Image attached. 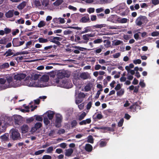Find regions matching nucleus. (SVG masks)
<instances>
[{
	"label": "nucleus",
	"instance_id": "f257e3e1",
	"mask_svg": "<svg viewBox=\"0 0 159 159\" xmlns=\"http://www.w3.org/2000/svg\"><path fill=\"white\" fill-rule=\"evenodd\" d=\"M7 80L8 83V84L7 85L5 84L4 85L0 86V90H2L5 89L7 88L14 87H15L16 86L17 80L14 81L13 78L11 76H10L7 78Z\"/></svg>",
	"mask_w": 159,
	"mask_h": 159
},
{
	"label": "nucleus",
	"instance_id": "f03ea898",
	"mask_svg": "<svg viewBox=\"0 0 159 159\" xmlns=\"http://www.w3.org/2000/svg\"><path fill=\"white\" fill-rule=\"evenodd\" d=\"M70 74L66 70L61 71L57 73V79L55 80V82L56 83H59L60 80H62L63 78L64 77L68 78L70 76Z\"/></svg>",
	"mask_w": 159,
	"mask_h": 159
},
{
	"label": "nucleus",
	"instance_id": "7ed1b4c3",
	"mask_svg": "<svg viewBox=\"0 0 159 159\" xmlns=\"http://www.w3.org/2000/svg\"><path fill=\"white\" fill-rule=\"evenodd\" d=\"M57 84L58 86L67 89L71 88L72 85L71 81L66 79L60 80L59 83Z\"/></svg>",
	"mask_w": 159,
	"mask_h": 159
},
{
	"label": "nucleus",
	"instance_id": "20e7f679",
	"mask_svg": "<svg viewBox=\"0 0 159 159\" xmlns=\"http://www.w3.org/2000/svg\"><path fill=\"white\" fill-rule=\"evenodd\" d=\"M148 21L146 16H141L137 18L135 21V23L137 25L141 27L143 23L146 24Z\"/></svg>",
	"mask_w": 159,
	"mask_h": 159
},
{
	"label": "nucleus",
	"instance_id": "39448f33",
	"mask_svg": "<svg viewBox=\"0 0 159 159\" xmlns=\"http://www.w3.org/2000/svg\"><path fill=\"white\" fill-rule=\"evenodd\" d=\"M56 118L55 126L57 128H59L61 126L62 117L60 114H57L56 115Z\"/></svg>",
	"mask_w": 159,
	"mask_h": 159
},
{
	"label": "nucleus",
	"instance_id": "423d86ee",
	"mask_svg": "<svg viewBox=\"0 0 159 159\" xmlns=\"http://www.w3.org/2000/svg\"><path fill=\"white\" fill-rule=\"evenodd\" d=\"M12 42L13 46L14 47L21 46L23 45L25 43L24 41H20L18 38L13 39Z\"/></svg>",
	"mask_w": 159,
	"mask_h": 159
},
{
	"label": "nucleus",
	"instance_id": "0eeeda50",
	"mask_svg": "<svg viewBox=\"0 0 159 159\" xmlns=\"http://www.w3.org/2000/svg\"><path fill=\"white\" fill-rule=\"evenodd\" d=\"M11 138L13 140H17L21 139L20 135L18 130L13 131L11 133Z\"/></svg>",
	"mask_w": 159,
	"mask_h": 159
},
{
	"label": "nucleus",
	"instance_id": "6e6552de",
	"mask_svg": "<svg viewBox=\"0 0 159 159\" xmlns=\"http://www.w3.org/2000/svg\"><path fill=\"white\" fill-rule=\"evenodd\" d=\"M94 36L93 34H86L83 35L82 38L84 41L83 40V43H87L89 40V37H93Z\"/></svg>",
	"mask_w": 159,
	"mask_h": 159
},
{
	"label": "nucleus",
	"instance_id": "1a4fd4ad",
	"mask_svg": "<svg viewBox=\"0 0 159 159\" xmlns=\"http://www.w3.org/2000/svg\"><path fill=\"white\" fill-rule=\"evenodd\" d=\"M14 122L15 125H19L22 123V117L19 115L15 116L14 117Z\"/></svg>",
	"mask_w": 159,
	"mask_h": 159
},
{
	"label": "nucleus",
	"instance_id": "9d476101",
	"mask_svg": "<svg viewBox=\"0 0 159 159\" xmlns=\"http://www.w3.org/2000/svg\"><path fill=\"white\" fill-rule=\"evenodd\" d=\"M120 18L118 16L116 15H111L108 18L109 20L111 22L116 23L117 22H119Z\"/></svg>",
	"mask_w": 159,
	"mask_h": 159
},
{
	"label": "nucleus",
	"instance_id": "9b49d317",
	"mask_svg": "<svg viewBox=\"0 0 159 159\" xmlns=\"http://www.w3.org/2000/svg\"><path fill=\"white\" fill-rule=\"evenodd\" d=\"M73 48L76 49L75 50H73L72 51L75 54H79L80 53V51H83L84 50H87V48L83 47H81L80 46H75L73 47Z\"/></svg>",
	"mask_w": 159,
	"mask_h": 159
},
{
	"label": "nucleus",
	"instance_id": "f8f14e48",
	"mask_svg": "<svg viewBox=\"0 0 159 159\" xmlns=\"http://www.w3.org/2000/svg\"><path fill=\"white\" fill-rule=\"evenodd\" d=\"M26 76L25 74L21 73L16 75H14V78L15 80H21L24 79Z\"/></svg>",
	"mask_w": 159,
	"mask_h": 159
},
{
	"label": "nucleus",
	"instance_id": "ddd939ff",
	"mask_svg": "<svg viewBox=\"0 0 159 159\" xmlns=\"http://www.w3.org/2000/svg\"><path fill=\"white\" fill-rule=\"evenodd\" d=\"M90 21V19L88 15L87 16L83 17L80 20V22L81 23H85Z\"/></svg>",
	"mask_w": 159,
	"mask_h": 159
},
{
	"label": "nucleus",
	"instance_id": "4468645a",
	"mask_svg": "<svg viewBox=\"0 0 159 159\" xmlns=\"http://www.w3.org/2000/svg\"><path fill=\"white\" fill-rule=\"evenodd\" d=\"M74 41L76 44L83 43V40H81L80 36L78 35H75Z\"/></svg>",
	"mask_w": 159,
	"mask_h": 159
},
{
	"label": "nucleus",
	"instance_id": "2eb2a0df",
	"mask_svg": "<svg viewBox=\"0 0 159 159\" xmlns=\"http://www.w3.org/2000/svg\"><path fill=\"white\" fill-rule=\"evenodd\" d=\"M14 10H9L5 14V16L7 18H10L13 16L14 15Z\"/></svg>",
	"mask_w": 159,
	"mask_h": 159
},
{
	"label": "nucleus",
	"instance_id": "dca6fc26",
	"mask_svg": "<svg viewBox=\"0 0 159 159\" xmlns=\"http://www.w3.org/2000/svg\"><path fill=\"white\" fill-rule=\"evenodd\" d=\"M29 127L28 126L26 125H23L21 127V130L22 131V133L23 134H25L28 131Z\"/></svg>",
	"mask_w": 159,
	"mask_h": 159
},
{
	"label": "nucleus",
	"instance_id": "f3484780",
	"mask_svg": "<svg viewBox=\"0 0 159 159\" xmlns=\"http://www.w3.org/2000/svg\"><path fill=\"white\" fill-rule=\"evenodd\" d=\"M84 30L81 32L80 34H81L84 33H87L89 32H91L93 30L90 26H87L84 29Z\"/></svg>",
	"mask_w": 159,
	"mask_h": 159
},
{
	"label": "nucleus",
	"instance_id": "a211bd4d",
	"mask_svg": "<svg viewBox=\"0 0 159 159\" xmlns=\"http://www.w3.org/2000/svg\"><path fill=\"white\" fill-rule=\"evenodd\" d=\"M89 76V75L88 73L85 72L82 73L80 75V77L83 80L88 79Z\"/></svg>",
	"mask_w": 159,
	"mask_h": 159
},
{
	"label": "nucleus",
	"instance_id": "6ab92c4d",
	"mask_svg": "<svg viewBox=\"0 0 159 159\" xmlns=\"http://www.w3.org/2000/svg\"><path fill=\"white\" fill-rule=\"evenodd\" d=\"M85 149L88 152H91L93 149L92 146L89 144H86L85 145Z\"/></svg>",
	"mask_w": 159,
	"mask_h": 159
},
{
	"label": "nucleus",
	"instance_id": "aec40b11",
	"mask_svg": "<svg viewBox=\"0 0 159 159\" xmlns=\"http://www.w3.org/2000/svg\"><path fill=\"white\" fill-rule=\"evenodd\" d=\"M9 64L8 62H5L0 65V69L1 70L7 69L9 67Z\"/></svg>",
	"mask_w": 159,
	"mask_h": 159
},
{
	"label": "nucleus",
	"instance_id": "412c9836",
	"mask_svg": "<svg viewBox=\"0 0 159 159\" xmlns=\"http://www.w3.org/2000/svg\"><path fill=\"white\" fill-rule=\"evenodd\" d=\"M12 50L11 49H9L3 54V56H5L6 57H8L11 56L13 54L12 52Z\"/></svg>",
	"mask_w": 159,
	"mask_h": 159
},
{
	"label": "nucleus",
	"instance_id": "4be33fe9",
	"mask_svg": "<svg viewBox=\"0 0 159 159\" xmlns=\"http://www.w3.org/2000/svg\"><path fill=\"white\" fill-rule=\"evenodd\" d=\"M73 152V150L72 149L70 148L68 149H66L65 152V155L67 156H70L71 155Z\"/></svg>",
	"mask_w": 159,
	"mask_h": 159
},
{
	"label": "nucleus",
	"instance_id": "5701e85b",
	"mask_svg": "<svg viewBox=\"0 0 159 159\" xmlns=\"http://www.w3.org/2000/svg\"><path fill=\"white\" fill-rule=\"evenodd\" d=\"M26 5V3L25 2H23L17 6V8L19 10L23 9Z\"/></svg>",
	"mask_w": 159,
	"mask_h": 159
},
{
	"label": "nucleus",
	"instance_id": "b1692460",
	"mask_svg": "<svg viewBox=\"0 0 159 159\" xmlns=\"http://www.w3.org/2000/svg\"><path fill=\"white\" fill-rule=\"evenodd\" d=\"M54 113L51 111L48 112V117L50 120H52L53 117Z\"/></svg>",
	"mask_w": 159,
	"mask_h": 159
},
{
	"label": "nucleus",
	"instance_id": "393cba45",
	"mask_svg": "<svg viewBox=\"0 0 159 159\" xmlns=\"http://www.w3.org/2000/svg\"><path fill=\"white\" fill-rule=\"evenodd\" d=\"M8 134L5 133L1 136V138L4 141H6L8 139Z\"/></svg>",
	"mask_w": 159,
	"mask_h": 159
},
{
	"label": "nucleus",
	"instance_id": "a878e982",
	"mask_svg": "<svg viewBox=\"0 0 159 159\" xmlns=\"http://www.w3.org/2000/svg\"><path fill=\"white\" fill-rule=\"evenodd\" d=\"M53 47L52 45H50L48 46L45 47L43 49L41 50L42 51V52L43 53H47L46 52H43L44 51H49V49H51Z\"/></svg>",
	"mask_w": 159,
	"mask_h": 159
},
{
	"label": "nucleus",
	"instance_id": "bb28decb",
	"mask_svg": "<svg viewBox=\"0 0 159 159\" xmlns=\"http://www.w3.org/2000/svg\"><path fill=\"white\" fill-rule=\"evenodd\" d=\"M38 40L39 41V42L40 43H47L48 42V40L47 39H44L43 38H39Z\"/></svg>",
	"mask_w": 159,
	"mask_h": 159
},
{
	"label": "nucleus",
	"instance_id": "cd10ccee",
	"mask_svg": "<svg viewBox=\"0 0 159 159\" xmlns=\"http://www.w3.org/2000/svg\"><path fill=\"white\" fill-rule=\"evenodd\" d=\"M63 2V0H57L53 3V4L56 6H59Z\"/></svg>",
	"mask_w": 159,
	"mask_h": 159
},
{
	"label": "nucleus",
	"instance_id": "c85d7f7f",
	"mask_svg": "<svg viewBox=\"0 0 159 159\" xmlns=\"http://www.w3.org/2000/svg\"><path fill=\"white\" fill-rule=\"evenodd\" d=\"M28 54V52L27 51H23L20 52H17L16 53L13 54V57L18 56L19 55H24L27 54Z\"/></svg>",
	"mask_w": 159,
	"mask_h": 159
},
{
	"label": "nucleus",
	"instance_id": "c756f323",
	"mask_svg": "<svg viewBox=\"0 0 159 159\" xmlns=\"http://www.w3.org/2000/svg\"><path fill=\"white\" fill-rule=\"evenodd\" d=\"M42 126V124L40 122H38L35 124L34 126V128L35 129V130H36L40 128Z\"/></svg>",
	"mask_w": 159,
	"mask_h": 159
},
{
	"label": "nucleus",
	"instance_id": "7c9ffc66",
	"mask_svg": "<svg viewBox=\"0 0 159 159\" xmlns=\"http://www.w3.org/2000/svg\"><path fill=\"white\" fill-rule=\"evenodd\" d=\"M124 92L125 91L124 89H121L120 90L117 92V95L118 96H121L124 94Z\"/></svg>",
	"mask_w": 159,
	"mask_h": 159
},
{
	"label": "nucleus",
	"instance_id": "2f4dec72",
	"mask_svg": "<svg viewBox=\"0 0 159 159\" xmlns=\"http://www.w3.org/2000/svg\"><path fill=\"white\" fill-rule=\"evenodd\" d=\"M49 77L47 76H44L42 77L41 80L44 82H46L48 81Z\"/></svg>",
	"mask_w": 159,
	"mask_h": 159
},
{
	"label": "nucleus",
	"instance_id": "473e14b6",
	"mask_svg": "<svg viewBox=\"0 0 159 159\" xmlns=\"http://www.w3.org/2000/svg\"><path fill=\"white\" fill-rule=\"evenodd\" d=\"M77 122L76 120H73L71 122V127L72 128H74L77 126Z\"/></svg>",
	"mask_w": 159,
	"mask_h": 159
},
{
	"label": "nucleus",
	"instance_id": "72a5a7b5",
	"mask_svg": "<svg viewBox=\"0 0 159 159\" xmlns=\"http://www.w3.org/2000/svg\"><path fill=\"white\" fill-rule=\"evenodd\" d=\"M94 140L93 136L92 135H89L88 137L87 142L93 143Z\"/></svg>",
	"mask_w": 159,
	"mask_h": 159
},
{
	"label": "nucleus",
	"instance_id": "f704fd0d",
	"mask_svg": "<svg viewBox=\"0 0 159 159\" xmlns=\"http://www.w3.org/2000/svg\"><path fill=\"white\" fill-rule=\"evenodd\" d=\"M138 104L137 102L134 103L129 108L131 109L134 110L133 111H136V106H138Z\"/></svg>",
	"mask_w": 159,
	"mask_h": 159
},
{
	"label": "nucleus",
	"instance_id": "c9c22d12",
	"mask_svg": "<svg viewBox=\"0 0 159 159\" xmlns=\"http://www.w3.org/2000/svg\"><path fill=\"white\" fill-rule=\"evenodd\" d=\"M86 114L84 112H83L79 117L78 119L79 120H81L84 118V117L86 116Z\"/></svg>",
	"mask_w": 159,
	"mask_h": 159
},
{
	"label": "nucleus",
	"instance_id": "e433bc0d",
	"mask_svg": "<svg viewBox=\"0 0 159 159\" xmlns=\"http://www.w3.org/2000/svg\"><path fill=\"white\" fill-rule=\"evenodd\" d=\"M85 97V95L83 93L80 92L78 95V98L79 99H82L84 98Z\"/></svg>",
	"mask_w": 159,
	"mask_h": 159
},
{
	"label": "nucleus",
	"instance_id": "4c0bfd02",
	"mask_svg": "<svg viewBox=\"0 0 159 159\" xmlns=\"http://www.w3.org/2000/svg\"><path fill=\"white\" fill-rule=\"evenodd\" d=\"M45 25V23L44 21H40L38 24V26L39 28H41Z\"/></svg>",
	"mask_w": 159,
	"mask_h": 159
},
{
	"label": "nucleus",
	"instance_id": "58836bf2",
	"mask_svg": "<svg viewBox=\"0 0 159 159\" xmlns=\"http://www.w3.org/2000/svg\"><path fill=\"white\" fill-rule=\"evenodd\" d=\"M36 117L35 120L37 121H42L43 120V118L41 116L39 115H35L34 116Z\"/></svg>",
	"mask_w": 159,
	"mask_h": 159
},
{
	"label": "nucleus",
	"instance_id": "ea45409f",
	"mask_svg": "<svg viewBox=\"0 0 159 159\" xmlns=\"http://www.w3.org/2000/svg\"><path fill=\"white\" fill-rule=\"evenodd\" d=\"M49 0H43L42 2V4L45 7H47L49 4Z\"/></svg>",
	"mask_w": 159,
	"mask_h": 159
},
{
	"label": "nucleus",
	"instance_id": "a19ab883",
	"mask_svg": "<svg viewBox=\"0 0 159 159\" xmlns=\"http://www.w3.org/2000/svg\"><path fill=\"white\" fill-rule=\"evenodd\" d=\"M124 120L123 118H121L120 119L118 123V126L119 127H121L124 122Z\"/></svg>",
	"mask_w": 159,
	"mask_h": 159
},
{
	"label": "nucleus",
	"instance_id": "79ce46f5",
	"mask_svg": "<svg viewBox=\"0 0 159 159\" xmlns=\"http://www.w3.org/2000/svg\"><path fill=\"white\" fill-rule=\"evenodd\" d=\"M43 122L45 125H47L50 123V121L47 117H44L43 118Z\"/></svg>",
	"mask_w": 159,
	"mask_h": 159
},
{
	"label": "nucleus",
	"instance_id": "37998d69",
	"mask_svg": "<svg viewBox=\"0 0 159 159\" xmlns=\"http://www.w3.org/2000/svg\"><path fill=\"white\" fill-rule=\"evenodd\" d=\"M44 151V150H39L35 152L34 153V154L36 155H39L43 153Z\"/></svg>",
	"mask_w": 159,
	"mask_h": 159
},
{
	"label": "nucleus",
	"instance_id": "c03bdc74",
	"mask_svg": "<svg viewBox=\"0 0 159 159\" xmlns=\"http://www.w3.org/2000/svg\"><path fill=\"white\" fill-rule=\"evenodd\" d=\"M104 130H107L110 131H114L115 130L114 128H111L108 127H104Z\"/></svg>",
	"mask_w": 159,
	"mask_h": 159
},
{
	"label": "nucleus",
	"instance_id": "a18cd8bd",
	"mask_svg": "<svg viewBox=\"0 0 159 159\" xmlns=\"http://www.w3.org/2000/svg\"><path fill=\"white\" fill-rule=\"evenodd\" d=\"M34 120V118L33 117L29 118L26 120V122L27 123H30Z\"/></svg>",
	"mask_w": 159,
	"mask_h": 159
},
{
	"label": "nucleus",
	"instance_id": "49530a36",
	"mask_svg": "<svg viewBox=\"0 0 159 159\" xmlns=\"http://www.w3.org/2000/svg\"><path fill=\"white\" fill-rule=\"evenodd\" d=\"M151 35L152 36H157L159 35V32L157 31H154L151 33Z\"/></svg>",
	"mask_w": 159,
	"mask_h": 159
},
{
	"label": "nucleus",
	"instance_id": "de8ad7c7",
	"mask_svg": "<svg viewBox=\"0 0 159 159\" xmlns=\"http://www.w3.org/2000/svg\"><path fill=\"white\" fill-rule=\"evenodd\" d=\"M4 30L5 33L6 34H8L9 33H10L11 31V29L9 28H6L4 29Z\"/></svg>",
	"mask_w": 159,
	"mask_h": 159
},
{
	"label": "nucleus",
	"instance_id": "09e8293b",
	"mask_svg": "<svg viewBox=\"0 0 159 159\" xmlns=\"http://www.w3.org/2000/svg\"><path fill=\"white\" fill-rule=\"evenodd\" d=\"M40 76L39 74H35L33 76V78L34 80H37Z\"/></svg>",
	"mask_w": 159,
	"mask_h": 159
},
{
	"label": "nucleus",
	"instance_id": "8fccbe9b",
	"mask_svg": "<svg viewBox=\"0 0 159 159\" xmlns=\"http://www.w3.org/2000/svg\"><path fill=\"white\" fill-rule=\"evenodd\" d=\"M106 145V143L105 141H101L99 143V145L101 147H104Z\"/></svg>",
	"mask_w": 159,
	"mask_h": 159
},
{
	"label": "nucleus",
	"instance_id": "3c124183",
	"mask_svg": "<svg viewBox=\"0 0 159 159\" xmlns=\"http://www.w3.org/2000/svg\"><path fill=\"white\" fill-rule=\"evenodd\" d=\"M102 42V39H98L94 40L93 42L94 43H99Z\"/></svg>",
	"mask_w": 159,
	"mask_h": 159
},
{
	"label": "nucleus",
	"instance_id": "603ef678",
	"mask_svg": "<svg viewBox=\"0 0 159 159\" xmlns=\"http://www.w3.org/2000/svg\"><path fill=\"white\" fill-rule=\"evenodd\" d=\"M127 19L125 18H123L121 19L120 20V21L119 22L121 23H124L127 22Z\"/></svg>",
	"mask_w": 159,
	"mask_h": 159
},
{
	"label": "nucleus",
	"instance_id": "864d4df0",
	"mask_svg": "<svg viewBox=\"0 0 159 159\" xmlns=\"http://www.w3.org/2000/svg\"><path fill=\"white\" fill-rule=\"evenodd\" d=\"M53 151V147L52 146L49 147L47 150V153H51Z\"/></svg>",
	"mask_w": 159,
	"mask_h": 159
},
{
	"label": "nucleus",
	"instance_id": "5fc2aeb1",
	"mask_svg": "<svg viewBox=\"0 0 159 159\" xmlns=\"http://www.w3.org/2000/svg\"><path fill=\"white\" fill-rule=\"evenodd\" d=\"M122 43V41L119 40H117L114 43V45L115 46L118 45Z\"/></svg>",
	"mask_w": 159,
	"mask_h": 159
},
{
	"label": "nucleus",
	"instance_id": "6e6d98bb",
	"mask_svg": "<svg viewBox=\"0 0 159 159\" xmlns=\"http://www.w3.org/2000/svg\"><path fill=\"white\" fill-rule=\"evenodd\" d=\"M152 3L154 5H156L159 4V0H152Z\"/></svg>",
	"mask_w": 159,
	"mask_h": 159
},
{
	"label": "nucleus",
	"instance_id": "4d7b16f0",
	"mask_svg": "<svg viewBox=\"0 0 159 159\" xmlns=\"http://www.w3.org/2000/svg\"><path fill=\"white\" fill-rule=\"evenodd\" d=\"M104 25L103 24H97L96 25L93 26V27L95 28H101L105 26H104Z\"/></svg>",
	"mask_w": 159,
	"mask_h": 159
},
{
	"label": "nucleus",
	"instance_id": "13d9d810",
	"mask_svg": "<svg viewBox=\"0 0 159 159\" xmlns=\"http://www.w3.org/2000/svg\"><path fill=\"white\" fill-rule=\"evenodd\" d=\"M92 102L91 101L89 102L87 105L86 108L87 110H89L90 109L92 105Z\"/></svg>",
	"mask_w": 159,
	"mask_h": 159
},
{
	"label": "nucleus",
	"instance_id": "bf43d9fd",
	"mask_svg": "<svg viewBox=\"0 0 159 159\" xmlns=\"http://www.w3.org/2000/svg\"><path fill=\"white\" fill-rule=\"evenodd\" d=\"M72 33V31H71L70 30H65L64 31L63 33H64V35H68V34H71Z\"/></svg>",
	"mask_w": 159,
	"mask_h": 159
},
{
	"label": "nucleus",
	"instance_id": "052dcab7",
	"mask_svg": "<svg viewBox=\"0 0 159 159\" xmlns=\"http://www.w3.org/2000/svg\"><path fill=\"white\" fill-rule=\"evenodd\" d=\"M94 11L95 9L93 8H89L87 10L88 12L89 13H93L94 12Z\"/></svg>",
	"mask_w": 159,
	"mask_h": 159
},
{
	"label": "nucleus",
	"instance_id": "680f3d73",
	"mask_svg": "<svg viewBox=\"0 0 159 159\" xmlns=\"http://www.w3.org/2000/svg\"><path fill=\"white\" fill-rule=\"evenodd\" d=\"M120 55V52L116 53L113 55V57L115 58H118Z\"/></svg>",
	"mask_w": 159,
	"mask_h": 159
},
{
	"label": "nucleus",
	"instance_id": "e2e57ef3",
	"mask_svg": "<svg viewBox=\"0 0 159 159\" xmlns=\"http://www.w3.org/2000/svg\"><path fill=\"white\" fill-rule=\"evenodd\" d=\"M52 157L51 156L49 155H44L42 159H51Z\"/></svg>",
	"mask_w": 159,
	"mask_h": 159
},
{
	"label": "nucleus",
	"instance_id": "0e129e2a",
	"mask_svg": "<svg viewBox=\"0 0 159 159\" xmlns=\"http://www.w3.org/2000/svg\"><path fill=\"white\" fill-rule=\"evenodd\" d=\"M141 62V60L139 59H138L133 61V63L135 64H140Z\"/></svg>",
	"mask_w": 159,
	"mask_h": 159
},
{
	"label": "nucleus",
	"instance_id": "69168bd1",
	"mask_svg": "<svg viewBox=\"0 0 159 159\" xmlns=\"http://www.w3.org/2000/svg\"><path fill=\"white\" fill-rule=\"evenodd\" d=\"M6 82V80L4 78H0V84H4Z\"/></svg>",
	"mask_w": 159,
	"mask_h": 159
},
{
	"label": "nucleus",
	"instance_id": "338daca9",
	"mask_svg": "<svg viewBox=\"0 0 159 159\" xmlns=\"http://www.w3.org/2000/svg\"><path fill=\"white\" fill-rule=\"evenodd\" d=\"M34 4L35 6L37 7L41 6V4L39 1L35 0L34 1Z\"/></svg>",
	"mask_w": 159,
	"mask_h": 159
},
{
	"label": "nucleus",
	"instance_id": "774afa93",
	"mask_svg": "<svg viewBox=\"0 0 159 159\" xmlns=\"http://www.w3.org/2000/svg\"><path fill=\"white\" fill-rule=\"evenodd\" d=\"M104 11V9L102 8H100L96 9V11L97 13H99Z\"/></svg>",
	"mask_w": 159,
	"mask_h": 159
}]
</instances>
